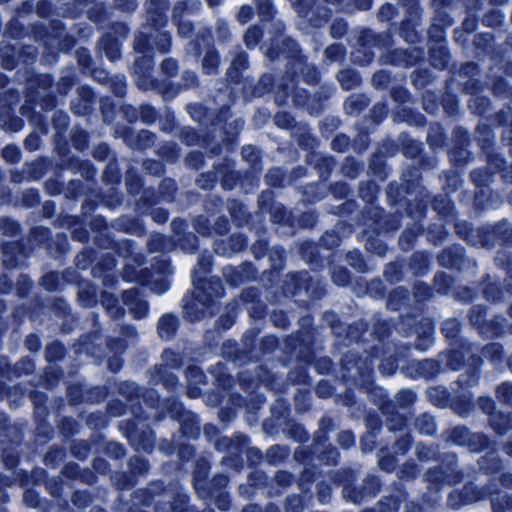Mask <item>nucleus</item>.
<instances>
[{"instance_id": "nucleus-1", "label": "nucleus", "mask_w": 512, "mask_h": 512, "mask_svg": "<svg viewBox=\"0 0 512 512\" xmlns=\"http://www.w3.org/2000/svg\"><path fill=\"white\" fill-rule=\"evenodd\" d=\"M210 260L202 259L198 262L197 267L193 271V285L195 290L194 300H186L184 304L185 315L191 321H197L204 315V311L195 312L197 304L203 308L209 309L214 299L223 296V287L217 278L205 279L204 275L209 272Z\"/></svg>"}, {"instance_id": "nucleus-2", "label": "nucleus", "mask_w": 512, "mask_h": 512, "mask_svg": "<svg viewBox=\"0 0 512 512\" xmlns=\"http://www.w3.org/2000/svg\"><path fill=\"white\" fill-rule=\"evenodd\" d=\"M122 299L125 306L135 318L141 319L146 316L148 311L147 302L139 295L137 290L131 289L125 291Z\"/></svg>"}, {"instance_id": "nucleus-3", "label": "nucleus", "mask_w": 512, "mask_h": 512, "mask_svg": "<svg viewBox=\"0 0 512 512\" xmlns=\"http://www.w3.org/2000/svg\"><path fill=\"white\" fill-rule=\"evenodd\" d=\"M25 256L17 242L7 243L3 247V265L7 269H12L23 263Z\"/></svg>"}, {"instance_id": "nucleus-4", "label": "nucleus", "mask_w": 512, "mask_h": 512, "mask_svg": "<svg viewBox=\"0 0 512 512\" xmlns=\"http://www.w3.org/2000/svg\"><path fill=\"white\" fill-rule=\"evenodd\" d=\"M177 329V319L172 315H164L158 323V333L163 339H170Z\"/></svg>"}, {"instance_id": "nucleus-5", "label": "nucleus", "mask_w": 512, "mask_h": 512, "mask_svg": "<svg viewBox=\"0 0 512 512\" xmlns=\"http://www.w3.org/2000/svg\"><path fill=\"white\" fill-rule=\"evenodd\" d=\"M184 11L182 4H178L174 8V21L178 26V33L181 37H188L192 31V25L189 21H183L180 18L181 13Z\"/></svg>"}, {"instance_id": "nucleus-6", "label": "nucleus", "mask_w": 512, "mask_h": 512, "mask_svg": "<svg viewBox=\"0 0 512 512\" xmlns=\"http://www.w3.org/2000/svg\"><path fill=\"white\" fill-rule=\"evenodd\" d=\"M417 427L419 431L426 435H432L436 432L434 418L429 415H422L417 419Z\"/></svg>"}, {"instance_id": "nucleus-7", "label": "nucleus", "mask_w": 512, "mask_h": 512, "mask_svg": "<svg viewBox=\"0 0 512 512\" xmlns=\"http://www.w3.org/2000/svg\"><path fill=\"white\" fill-rule=\"evenodd\" d=\"M338 80L341 86L346 90L354 88L359 82L357 75L350 70L341 71L338 74Z\"/></svg>"}, {"instance_id": "nucleus-8", "label": "nucleus", "mask_w": 512, "mask_h": 512, "mask_svg": "<svg viewBox=\"0 0 512 512\" xmlns=\"http://www.w3.org/2000/svg\"><path fill=\"white\" fill-rule=\"evenodd\" d=\"M103 45L106 55L110 60L115 61L120 57V47L116 41L105 39Z\"/></svg>"}, {"instance_id": "nucleus-9", "label": "nucleus", "mask_w": 512, "mask_h": 512, "mask_svg": "<svg viewBox=\"0 0 512 512\" xmlns=\"http://www.w3.org/2000/svg\"><path fill=\"white\" fill-rule=\"evenodd\" d=\"M262 32L257 27H251L244 35V41L248 47H254L259 42Z\"/></svg>"}, {"instance_id": "nucleus-10", "label": "nucleus", "mask_w": 512, "mask_h": 512, "mask_svg": "<svg viewBox=\"0 0 512 512\" xmlns=\"http://www.w3.org/2000/svg\"><path fill=\"white\" fill-rule=\"evenodd\" d=\"M219 56L217 52H208L203 59V68L207 73H212L218 65Z\"/></svg>"}, {"instance_id": "nucleus-11", "label": "nucleus", "mask_w": 512, "mask_h": 512, "mask_svg": "<svg viewBox=\"0 0 512 512\" xmlns=\"http://www.w3.org/2000/svg\"><path fill=\"white\" fill-rule=\"evenodd\" d=\"M442 330L449 338H454L459 332V322L455 319H448L443 322Z\"/></svg>"}, {"instance_id": "nucleus-12", "label": "nucleus", "mask_w": 512, "mask_h": 512, "mask_svg": "<svg viewBox=\"0 0 512 512\" xmlns=\"http://www.w3.org/2000/svg\"><path fill=\"white\" fill-rule=\"evenodd\" d=\"M2 156L9 163H16L20 159V151L15 146H6L2 151Z\"/></svg>"}, {"instance_id": "nucleus-13", "label": "nucleus", "mask_w": 512, "mask_h": 512, "mask_svg": "<svg viewBox=\"0 0 512 512\" xmlns=\"http://www.w3.org/2000/svg\"><path fill=\"white\" fill-rule=\"evenodd\" d=\"M497 395L502 402H512V385L509 383L500 385L497 389Z\"/></svg>"}, {"instance_id": "nucleus-14", "label": "nucleus", "mask_w": 512, "mask_h": 512, "mask_svg": "<svg viewBox=\"0 0 512 512\" xmlns=\"http://www.w3.org/2000/svg\"><path fill=\"white\" fill-rule=\"evenodd\" d=\"M0 230L4 234L14 235L18 231V224L9 218H2L0 220Z\"/></svg>"}, {"instance_id": "nucleus-15", "label": "nucleus", "mask_w": 512, "mask_h": 512, "mask_svg": "<svg viewBox=\"0 0 512 512\" xmlns=\"http://www.w3.org/2000/svg\"><path fill=\"white\" fill-rule=\"evenodd\" d=\"M343 54H344L343 47L338 44L330 45L325 50L326 57L328 59H330L331 61L340 59L343 56Z\"/></svg>"}, {"instance_id": "nucleus-16", "label": "nucleus", "mask_w": 512, "mask_h": 512, "mask_svg": "<svg viewBox=\"0 0 512 512\" xmlns=\"http://www.w3.org/2000/svg\"><path fill=\"white\" fill-rule=\"evenodd\" d=\"M332 278L338 286H345L349 282V274L344 269L334 270Z\"/></svg>"}, {"instance_id": "nucleus-17", "label": "nucleus", "mask_w": 512, "mask_h": 512, "mask_svg": "<svg viewBox=\"0 0 512 512\" xmlns=\"http://www.w3.org/2000/svg\"><path fill=\"white\" fill-rule=\"evenodd\" d=\"M57 275L55 273H47L42 277V286L49 291L56 289L57 287Z\"/></svg>"}, {"instance_id": "nucleus-18", "label": "nucleus", "mask_w": 512, "mask_h": 512, "mask_svg": "<svg viewBox=\"0 0 512 512\" xmlns=\"http://www.w3.org/2000/svg\"><path fill=\"white\" fill-rule=\"evenodd\" d=\"M242 156L243 158L252 164H255L258 159V153L255 147L253 146H244L242 148Z\"/></svg>"}, {"instance_id": "nucleus-19", "label": "nucleus", "mask_w": 512, "mask_h": 512, "mask_svg": "<svg viewBox=\"0 0 512 512\" xmlns=\"http://www.w3.org/2000/svg\"><path fill=\"white\" fill-rule=\"evenodd\" d=\"M256 2L258 5V8H259V13L264 18H269L271 16V12H272V6H271L270 0H256Z\"/></svg>"}, {"instance_id": "nucleus-20", "label": "nucleus", "mask_w": 512, "mask_h": 512, "mask_svg": "<svg viewBox=\"0 0 512 512\" xmlns=\"http://www.w3.org/2000/svg\"><path fill=\"white\" fill-rule=\"evenodd\" d=\"M253 16V9L250 6H242L237 18L241 24L248 22Z\"/></svg>"}, {"instance_id": "nucleus-21", "label": "nucleus", "mask_w": 512, "mask_h": 512, "mask_svg": "<svg viewBox=\"0 0 512 512\" xmlns=\"http://www.w3.org/2000/svg\"><path fill=\"white\" fill-rule=\"evenodd\" d=\"M354 442H355L354 435H353V433H351L349 431L342 432L339 435V443L344 448H348V447L352 446L354 444Z\"/></svg>"}, {"instance_id": "nucleus-22", "label": "nucleus", "mask_w": 512, "mask_h": 512, "mask_svg": "<svg viewBox=\"0 0 512 512\" xmlns=\"http://www.w3.org/2000/svg\"><path fill=\"white\" fill-rule=\"evenodd\" d=\"M161 68L166 74L172 76L177 71V64L173 59H166L162 62Z\"/></svg>"}, {"instance_id": "nucleus-23", "label": "nucleus", "mask_w": 512, "mask_h": 512, "mask_svg": "<svg viewBox=\"0 0 512 512\" xmlns=\"http://www.w3.org/2000/svg\"><path fill=\"white\" fill-rule=\"evenodd\" d=\"M348 145V138L344 135L337 136L332 141L334 150L343 151Z\"/></svg>"}, {"instance_id": "nucleus-24", "label": "nucleus", "mask_w": 512, "mask_h": 512, "mask_svg": "<svg viewBox=\"0 0 512 512\" xmlns=\"http://www.w3.org/2000/svg\"><path fill=\"white\" fill-rule=\"evenodd\" d=\"M151 289L154 293L160 295L169 289V283L167 280L163 279L160 282H155Z\"/></svg>"}, {"instance_id": "nucleus-25", "label": "nucleus", "mask_w": 512, "mask_h": 512, "mask_svg": "<svg viewBox=\"0 0 512 512\" xmlns=\"http://www.w3.org/2000/svg\"><path fill=\"white\" fill-rule=\"evenodd\" d=\"M170 47V38L166 34L160 35V40L158 42V48L161 53H166Z\"/></svg>"}, {"instance_id": "nucleus-26", "label": "nucleus", "mask_w": 512, "mask_h": 512, "mask_svg": "<svg viewBox=\"0 0 512 512\" xmlns=\"http://www.w3.org/2000/svg\"><path fill=\"white\" fill-rule=\"evenodd\" d=\"M25 146L27 149L33 151L39 146V138L37 135H29L25 140Z\"/></svg>"}, {"instance_id": "nucleus-27", "label": "nucleus", "mask_w": 512, "mask_h": 512, "mask_svg": "<svg viewBox=\"0 0 512 512\" xmlns=\"http://www.w3.org/2000/svg\"><path fill=\"white\" fill-rule=\"evenodd\" d=\"M25 343L30 351H37L40 348V343L36 336L30 335Z\"/></svg>"}, {"instance_id": "nucleus-28", "label": "nucleus", "mask_w": 512, "mask_h": 512, "mask_svg": "<svg viewBox=\"0 0 512 512\" xmlns=\"http://www.w3.org/2000/svg\"><path fill=\"white\" fill-rule=\"evenodd\" d=\"M345 30V25L342 23L333 24L331 27V34L333 37H340Z\"/></svg>"}, {"instance_id": "nucleus-29", "label": "nucleus", "mask_w": 512, "mask_h": 512, "mask_svg": "<svg viewBox=\"0 0 512 512\" xmlns=\"http://www.w3.org/2000/svg\"><path fill=\"white\" fill-rule=\"evenodd\" d=\"M393 13V7L390 4H385L380 9V16L384 19H389Z\"/></svg>"}, {"instance_id": "nucleus-30", "label": "nucleus", "mask_w": 512, "mask_h": 512, "mask_svg": "<svg viewBox=\"0 0 512 512\" xmlns=\"http://www.w3.org/2000/svg\"><path fill=\"white\" fill-rule=\"evenodd\" d=\"M481 406L483 408V410L490 414L494 408V402L490 399H487V398H484V399H481Z\"/></svg>"}, {"instance_id": "nucleus-31", "label": "nucleus", "mask_w": 512, "mask_h": 512, "mask_svg": "<svg viewBox=\"0 0 512 512\" xmlns=\"http://www.w3.org/2000/svg\"><path fill=\"white\" fill-rule=\"evenodd\" d=\"M394 369H395V367H394L393 362H387V363L383 362L380 366V370L382 371V373H384L386 375L392 374Z\"/></svg>"}, {"instance_id": "nucleus-32", "label": "nucleus", "mask_w": 512, "mask_h": 512, "mask_svg": "<svg viewBox=\"0 0 512 512\" xmlns=\"http://www.w3.org/2000/svg\"><path fill=\"white\" fill-rule=\"evenodd\" d=\"M24 501L29 507H34L37 503L35 496L31 491H27L24 496Z\"/></svg>"}, {"instance_id": "nucleus-33", "label": "nucleus", "mask_w": 512, "mask_h": 512, "mask_svg": "<svg viewBox=\"0 0 512 512\" xmlns=\"http://www.w3.org/2000/svg\"><path fill=\"white\" fill-rule=\"evenodd\" d=\"M10 284L5 275L0 276V293H6L9 290Z\"/></svg>"}, {"instance_id": "nucleus-34", "label": "nucleus", "mask_w": 512, "mask_h": 512, "mask_svg": "<svg viewBox=\"0 0 512 512\" xmlns=\"http://www.w3.org/2000/svg\"><path fill=\"white\" fill-rule=\"evenodd\" d=\"M107 146L101 145L95 150V156L103 157L107 153Z\"/></svg>"}, {"instance_id": "nucleus-35", "label": "nucleus", "mask_w": 512, "mask_h": 512, "mask_svg": "<svg viewBox=\"0 0 512 512\" xmlns=\"http://www.w3.org/2000/svg\"><path fill=\"white\" fill-rule=\"evenodd\" d=\"M231 240L232 241L235 240L237 242V244H238L237 250H241L245 245V239L240 235L236 236V237H232Z\"/></svg>"}, {"instance_id": "nucleus-36", "label": "nucleus", "mask_w": 512, "mask_h": 512, "mask_svg": "<svg viewBox=\"0 0 512 512\" xmlns=\"http://www.w3.org/2000/svg\"><path fill=\"white\" fill-rule=\"evenodd\" d=\"M187 373L189 375H195V376L197 375V376H199V378H202V373L199 371V369L197 367L188 369Z\"/></svg>"}, {"instance_id": "nucleus-37", "label": "nucleus", "mask_w": 512, "mask_h": 512, "mask_svg": "<svg viewBox=\"0 0 512 512\" xmlns=\"http://www.w3.org/2000/svg\"><path fill=\"white\" fill-rule=\"evenodd\" d=\"M135 49L139 50L140 52L143 50V41L140 37H138L135 41Z\"/></svg>"}, {"instance_id": "nucleus-38", "label": "nucleus", "mask_w": 512, "mask_h": 512, "mask_svg": "<svg viewBox=\"0 0 512 512\" xmlns=\"http://www.w3.org/2000/svg\"><path fill=\"white\" fill-rule=\"evenodd\" d=\"M52 349H56L57 351L61 352V347L59 344H52L49 349L47 350V357L51 358L50 353Z\"/></svg>"}, {"instance_id": "nucleus-39", "label": "nucleus", "mask_w": 512, "mask_h": 512, "mask_svg": "<svg viewBox=\"0 0 512 512\" xmlns=\"http://www.w3.org/2000/svg\"><path fill=\"white\" fill-rule=\"evenodd\" d=\"M242 512H260V510L256 506H247L243 509Z\"/></svg>"}, {"instance_id": "nucleus-40", "label": "nucleus", "mask_w": 512, "mask_h": 512, "mask_svg": "<svg viewBox=\"0 0 512 512\" xmlns=\"http://www.w3.org/2000/svg\"><path fill=\"white\" fill-rule=\"evenodd\" d=\"M114 302V299H105L103 303L107 309H112Z\"/></svg>"}, {"instance_id": "nucleus-41", "label": "nucleus", "mask_w": 512, "mask_h": 512, "mask_svg": "<svg viewBox=\"0 0 512 512\" xmlns=\"http://www.w3.org/2000/svg\"><path fill=\"white\" fill-rule=\"evenodd\" d=\"M505 451L508 455L512 456V440L506 444Z\"/></svg>"}, {"instance_id": "nucleus-42", "label": "nucleus", "mask_w": 512, "mask_h": 512, "mask_svg": "<svg viewBox=\"0 0 512 512\" xmlns=\"http://www.w3.org/2000/svg\"><path fill=\"white\" fill-rule=\"evenodd\" d=\"M462 432H463V430H462V429H460V428H455V429L453 430L452 434L454 435V436H453V440H454L455 442H457V440H456V435H457L458 433H462Z\"/></svg>"}, {"instance_id": "nucleus-43", "label": "nucleus", "mask_w": 512, "mask_h": 512, "mask_svg": "<svg viewBox=\"0 0 512 512\" xmlns=\"http://www.w3.org/2000/svg\"><path fill=\"white\" fill-rule=\"evenodd\" d=\"M188 395L191 397V398H195L198 396V391H196L195 389H192L190 391H188Z\"/></svg>"}, {"instance_id": "nucleus-44", "label": "nucleus", "mask_w": 512, "mask_h": 512, "mask_svg": "<svg viewBox=\"0 0 512 512\" xmlns=\"http://www.w3.org/2000/svg\"><path fill=\"white\" fill-rule=\"evenodd\" d=\"M384 76H385V75H384V73H383V72H379V73H377V74H375V75H374V77H373V81H374V82H376L378 79H380V78H382V77H384Z\"/></svg>"}, {"instance_id": "nucleus-45", "label": "nucleus", "mask_w": 512, "mask_h": 512, "mask_svg": "<svg viewBox=\"0 0 512 512\" xmlns=\"http://www.w3.org/2000/svg\"><path fill=\"white\" fill-rule=\"evenodd\" d=\"M285 116L284 115H276V124L277 125H282V122H281V119L284 118Z\"/></svg>"}, {"instance_id": "nucleus-46", "label": "nucleus", "mask_w": 512, "mask_h": 512, "mask_svg": "<svg viewBox=\"0 0 512 512\" xmlns=\"http://www.w3.org/2000/svg\"><path fill=\"white\" fill-rule=\"evenodd\" d=\"M278 321H279V323L277 321L275 322L277 325H280L281 327H285L286 323L284 320H282L281 318H278Z\"/></svg>"}, {"instance_id": "nucleus-47", "label": "nucleus", "mask_w": 512, "mask_h": 512, "mask_svg": "<svg viewBox=\"0 0 512 512\" xmlns=\"http://www.w3.org/2000/svg\"><path fill=\"white\" fill-rule=\"evenodd\" d=\"M370 6H371V2H370V0H367V3L362 5L361 8L362 9H368Z\"/></svg>"}, {"instance_id": "nucleus-48", "label": "nucleus", "mask_w": 512, "mask_h": 512, "mask_svg": "<svg viewBox=\"0 0 512 512\" xmlns=\"http://www.w3.org/2000/svg\"><path fill=\"white\" fill-rule=\"evenodd\" d=\"M27 365H28V368H27V372H30L33 370V364L30 362V361H27Z\"/></svg>"}, {"instance_id": "nucleus-49", "label": "nucleus", "mask_w": 512, "mask_h": 512, "mask_svg": "<svg viewBox=\"0 0 512 512\" xmlns=\"http://www.w3.org/2000/svg\"><path fill=\"white\" fill-rule=\"evenodd\" d=\"M137 83H138V86H139V87L144 88V89H146V88H147V86H146V84L144 83V81H143V82H141L140 80H138V81H137Z\"/></svg>"}, {"instance_id": "nucleus-50", "label": "nucleus", "mask_w": 512, "mask_h": 512, "mask_svg": "<svg viewBox=\"0 0 512 512\" xmlns=\"http://www.w3.org/2000/svg\"><path fill=\"white\" fill-rule=\"evenodd\" d=\"M15 123H16V130L19 129L21 127V121L19 119H16L15 120Z\"/></svg>"}, {"instance_id": "nucleus-51", "label": "nucleus", "mask_w": 512, "mask_h": 512, "mask_svg": "<svg viewBox=\"0 0 512 512\" xmlns=\"http://www.w3.org/2000/svg\"><path fill=\"white\" fill-rule=\"evenodd\" d=\"M402 394H404V395L408 396V397H409V399H411V398L413 397V394H412L411 392H407V391H405V392H402Z\"/></svg>"}, {"instance_id": "nucleus-52", "label": "nucleus", "mask_w": 512, "mask_h": 512, "mask_svg": "<svg viewBox=\"0 0 512 512\" xmlns=\"http://www.w3.org/2000/svg\"><path fill=\"white\" fill-rule=\"evenodd\" d=\"M231 326H232V321H231V320H229V323L225 326V328H229V327H231Z\"/></svg>"}, {"instance_id": "nucleus-53", "label": "nucleus", "mask_w": 512, "mask_h": 512, "mask_svg": "<svg viewBox=\"0 0 512 512\" xmlns=\"http://www.w3.org/2000/svg\"><path fill=\"white\" fill-rule=\"evenodd\" d=\"M239 60H240L241 62H243V61H245V57H244V56H239Z\"/></svg>"}, {"instance_id": "nucleus-54", "label": "nucleus", "mask_w": 512, "mask_h": 512, "mask_svg": "<svg viewBox=\"0 0 512 512\" xmlns=\"http://www.w3.org/2000/svg\"><path fill=\"white\" fill-rule=\"evenodd\" d=\"M0 512H7V510L4 507H0Z\"/></svg>"}, {"instance_id": "nucleus-55", "label": "nucleus", "mask_w": 512, "mask_h": 512, "mask_svg": "<svg viewBox=\"0 0 512 512\" xmlns=\"http://www.w3.org/2000/svg\"><path fill=\"white\" fill-rule=\"evenodd\" d=\"M219 507H220L222 510H226V509H227L226 505H221V506H219Z\"/></svg>"}, {"instance_id": "nucleus-56", "label": "nucleus", "mask_w": 512, "mask_h": 512, "mask_svg": "<svg viewBox=\"0 0 512 512\" xmlns=\"http://www.w3.org/2000/svg\"><path fill=\"white\" fill-rule=\"evenodd\" d=\"M318 392L321 394V395H324L323 392L321 391V386L318 387Z\"/></svg>"}, {"instance_id": "nucleus-57", "label": "nucleus", "mask_w": 512, "mask_h": 512, "mask_svg": "<svg viewBox=\"0 0 512 512\" xmlns=\"http://www.w3.org/2000/svg\"><path fill=\"white\" fill-rule=\"evenodd\" d=\"M277 316H278V314H277V313H275V314L273 315L274 322H276V317H277Z\"/></svg>"}, {"instance_id": "nucleus-58", "label": "nucleus", "mask_w": 512, "mask_h": 512, "mask_svg": "<svg viewBox=\"0 0 512 512\" xmlns=\"http://www.w3.org/2000/svg\"><path fill=\"white\" fill-rule=\"evenodd\" d=\"M93 511H94V512H103V511H101V510H99V509H94Z\"/></svg>"}, {"instance_id": "nucleus-59", "label": "nucleus", "mask_w": 512, "mask_h": 512, "mask_svg": "<svg viewBox=\"0 0 512 512\" xmlns=\"http://www.w3.org/2000/svg\"><path fill=\"white\" fill-rule=\"evenodd\" d=\"M131 5H132L133 7L135 6L134 0H131Z\"/></svg>"}, {"instance_id": "nucleus-60", "label": "nucleus", "mask_w": 512, "mask_h": 512, "mask_svg": "<svg viewBox=\"0 0 512 512\" xmlns=\"http://www.w3.org/2000/svg\"><path fill=\"white\" fill-rule=\"evenodd\" d=\"M78 497V494L74 495V501L76 502V498Z\"/></svg>"}, {"instance_id": "nucleus-61", "label": "nucleus", "mask_w": 512, "mask_h": 512, "mask_svg": "<svg viewBox=\"0 0 512 512\" xmlns=\"http://www.w3.org/2000/svg\"><path fill=\"white\" fill-rule=\"evenodd\" d=\"M239 61H240V60H239V58H238V59H236V61H233V64H236V62H239Z\"/></svg>"}, {"instance_id": "nucleus-62", "label": "nucleus", "mask_w": 512, "mask_h": 512, "mask_svg": "<svg viewBox=\"0 0 512 512\" xmlns=\"http://www.w3.org/2000/svg\"><path fill=\"white\" fill-rule=\"evenodd\" d=\"M239 61H240V60H239V58H238V59H236V61H233V64H236V62H239Z\"/></svg>"}]
</instances>
